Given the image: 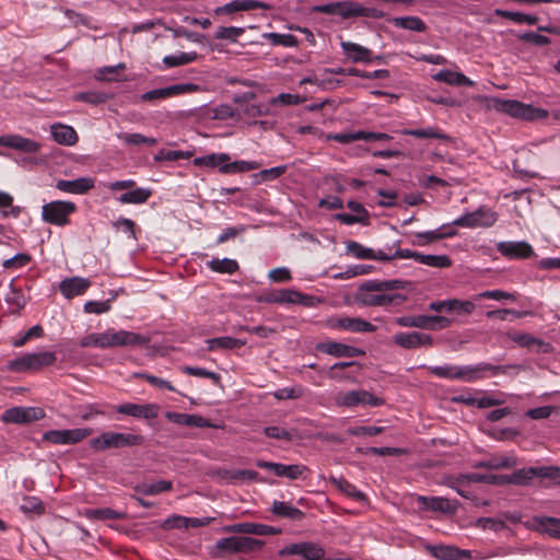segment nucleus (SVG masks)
<instances>
[{"instance_id":"nucleus-1","label":"nucleus","mask_w":560,"mask_h":560,"mask_svg":"<svg viewBox=\"0 0 560 560\" xmlns=\"http://www.w3.org/2000/svg\"><path fill=\"white\" fill-rule=\"evenodd\" d=\"M408 284V281L400 279L368 280L360 285L357 299L365 306H399L406 296L392 291L406 289Z\"/></svg>"},{"instance_id":"nucleus-2","label":"nucleus","mask_w":560,"mask_h":560,"mask_svg":"<svg viewBox=\"0 0 560 560\" xmlns=\"http://www.w3.org/2000/svg\"><path fill=\"white\" fill-rule=\"evenodd\" d=\"M493 107L500 113L524 120L546 119L549 116L546 109L515 100L495 98L493 101Z\"/></svg>"},{"instance_id":"nucleus-3","label":"nucleus","mask_w":560,"mask_h":560,"mask_svg":"<svg viewBox=\"0 0 560 560\" xmlns=\"http://www.w3.org/2000/svg\"><path fill=\"white\" fill-rule=\"evenodd\" d=\"M144 438L140 434L103 432L100 436L90 441V446L95 451H105L108 448H121L142 445Z\"/></svg>"},{"instance_id":"nucleus-4","label":"nucleus","mask_w":560,"mask_h":560,"mask_svg":"<svg viewBox=\"0 0 560 560\" xmlns=\"http://www.w3.org/2000/svg\"><path fill=\"white\" fill-rule=\"evenodd\" d=\"M56 360V354L49 351L25 353L16 359L10 360L7 364V370L15 373L33 372L52 365Z\"/></svg>"},{"instance_id":"nucleus-5","label":"nucleus","mask_w":560,"mask_h":560,"mask_svg":"<svg viewBox=\"0 0 560 560\" xmlns=\"http://www.w3.org/2000/svg\"><path fill=\"white\" fill-rule=\"evenodd\" d=\"M101 349L114 347H139L150 341V338L129 330L107 329L101 332Z\"/></svg>"},{"instance_id":"nucleus-6","label":"nucleus","mask_w":560,"mask_h":560,"mask_svg":"<svg viewBox=\"0 0 560 560\" xmlns=\"http://www.w3.org/2000/svg\"><path fill=\"white\" fill-rule=\"evenodd\" d=\"M506 366L480 362L474 365H457L456 381L475 383L498 374H504Z\"/></svg>"},{"instance_id":"nucleus-7","label":"nucleus","mask_w":560,"mask_h":560,"mask_svg":"<svg viewBox=\"0 0 560 560\" xmlns=\"http://www.w3.org/2000/svg\"><path fill=\"white\" fill-rule=\"evenodd\" d=\"M75 210L77 206L72 201H50L42 207V218L47 223L63 226L69 224V217Z\"/></svg>"},{"instance_id":"nucleus-8","label":"nucleus","mask_w":560,"mask_h":560,"mask_svg":"<svg viewBox=\"0 0 560 560\" xmlns=\"http://www.w3.org/2000/svg\"><path fill=\"white\" fill-rule=\"evenodd\" d=\"M262 541L247 536H230L215 542V548L228 553H249L262 547Z\"/></svg>"},{"instance_id":"nucleus-9","label":"nucleus","mask_w":560,"mask_h":560,"mask_svg":"<svg viewBox=\"0 0 560 560\" xmlns=\"http://www.w3.org/2000/svg\"><path fill=\"white\" fill-rule=\"evenodd\" d=\"M498 220V214L491 208L479 207L476 211L467 212L453 221V225L460 228H490Z\"/></svg>"},{"instance_id":"nucleus-10","label":"nucleus","mask_w":560,"mask_h":560,"mask_svg":"<svg viewBox=\"0 0 560 560\" xmlns=\"http://www.w3.org/2000/svg\"><path fill=\"white\" fill-rule=\"evenodd\" d=\"M201 89L195 83L174 84L166 88L155 89L141 94L140 100L143 102H154L165 100L183 94L199 92Z\"/></svg>"},{"instance_id":"nucleus-11","label":"nucleus","mask_w":560,"mask_h":560,"mask_svg":"<svg viewBox=\"0 0 560 560\" xmlns=\"http://www.w3.org/2000/svg\"><path fill=\"white\" fill-rule=\"evenodd\" d=\"M336 402L338 406L342 407H357V406H382L384 400L380 397L374 396L370 392L366 390H350L345 393H339L336 397Z\"/></svg>"},{"instance_id":"nucleus-12","label":"nucleus","mask_w":560,"mask_h":560,"mask_svg":"<svg viewBox=\"0 0 560 560\" xmlns=\"http://www.w3.org/2000/svg\"><path fill=\"white\" fill-rule=\"evenodd\" d=\"M45 417L42 408L37 407H12L7 409L1 420L5 423L27 424Z\"/></svg>"},{"instance_id":"nucleus-13","label":"nucleus","mask_w":560,"mask_h":560,"mask_svg":"<svg viewBox=\"0 0 560 560\" xmlns=\"http://www.w3.org/2000/svg\"><path fill=\"white\" fill-rule=\"evenodd\" d=\"M457 501H451L443 497L418 495L416 504L421 512L454 514L457 511Z\"/></svg>"},{"instance_id":"nucleus-14","label":"nucleus","mask_w":560,"mask_h":560,"mask_svg":"<svg viewBox=\"0 0 560 560\" xmlns=\"http://www.w3.org/2000/svg\"><path fill=\"white\" fill-rule=\"evenodd\" d=\"M91 433V429L50 430L44 433L43 440L54 444H75Z\"/></svg>"},{"instance_id":"nucleus-15","label":"nucleus","mask_w":560,"mask_h":560,"mask_svg":"<svg viewBox=\"0 0 560 560\" xmlns=\"http://www.w3.org/2000/svg\"><path fill=\"white\" fill-rule=\"evenodd\" d=\"M117 412L131 416L137 419H154L160 413V406L156 404H132L126 402L116 407Z\"/></svg>"},{"instance_id":"nucleus-16","label":"nucleus","mask_w":560,"mask_h":560,"mask_svg":"<svg viewBox=\"0 0 560 560\" xmlns=\"http://www.w3.org/2000/svg\"><path fill=\"white\" fill-rule=\"evenodd\" d=\"M0 145L23 153H37L42 147L37 141L15 133L0 136Z\"/></svg>"},{"instance_id":"nucleus-17","label":"nucleus","mask_w":560,"mask_h":560,"mask_svg":"<svg viewBox=\"0 0 560 560\" xmlns=\"http://www.w3.org/2000/svg\"><path fill=\"white\" fill-rule=\"evenodd\" d=\"M497 249L502 256L512 258V259H525V258H529L534 255V249H533L532 245L524 241L500 242L497 245Z\"/></svg>"},{"instance_id":"nucleus-18","label":"nucleus","mask_w":560,"mask_h":560,"mask_svg":"<svg viewBox=\"0 0 560 560\" xmlns=\"http://www.w3.org/2000/svg\"><path fill=\"white\" fill-rule=\"evenodd\" d=\"M340 46L348 61L353 63H369L373 61V51L360 44L341 42Z\"/></svg>"},{"instance_id":"nucleus-19","label":"nucleus","mask_w":560,"mask_h":560,"mask_svg":"<svg viewBox=\"0 0 560 560\" xmlns=\"http://www.w3.org/2000/svg\"><path fill=\"white\" fill-rule=\"evenodd\" d=\"M91 287V281L82 277L66 278L59 283L61 294L70 300L82 295Z\"/></svg>"},{"instance_id":"nucleus-20","label":"nucleus","mask_w":560,"mask_h":560,"mask_svg":"<svg viewBox=\"0 0 560 560\" xmlns=\"http://www.w3.org/2000/svg\"><path fill=\"white\" fill-rule=\"evenodd\" d=\"M394 341L406 349H413L420 346L431 347L433 345V339L430 335L418 331L398 332L394 336Z\"/></svg>"},{"instance_id":"nucleus-21","label":"nucleus","mask_w":560,"mask_h":560,"mask_svg":"<svg viewBox=\"0 0 560 560\" xmlns=\"http://www.w3.org/2000/svg\"><path fill=\"white\" fill-rule=\"evenodd\" d=\"M331 326L351 332H373L376 326L360 317H339L336 318Z\"/></svg>"},{"instance_id":"nucleus-22","label":"nucleus","mask_w":560,"mask_h":560,"mask_svg":"<svg viewBox=\"0 0 560 560\" xmlns=\"http://www.w3.org/2000/svg\"><path fill=\"white\" fill-rule=\"evenodd\" d=\"M317 348L319 351L337 358H354L364 354L361 349L336 341L322 342Z\"/></svg>"},{"instance_id":"nucleus-23","label":"nucleus","mask_w":560,"mask_h":560,"mask_svg":"<svg viewBox=\"0 0 560 560\" xmlns=\"http://www.w3.org/2000/svg\"><path fill=\"white\" fill-rule=\"evenodd\" d=\"M225 533H241V534H253L258 536L269 535L277 533V530L268 525L258 524V523H236L226 525L223 527Z\"/></svg>"},{"instance_id":"nucleus-24","label":"nucleus","mask_w":560,"mask_h":560,"mask_svg":"<svg viewBox=\"0 0 560 560\" xmlns=\"http://www.w3.org/2000/svg\"><path fill=\"white\" fill-rule=\"evenodd\" d=\"M165 417L180 425L186 427H195V428H213V424L210 423V421L199 415H188V413H180L175 411H167L165 413Z\"/></svg>"},{"instance_id":"nucleus-25","label":"nucleus","mask_w":560,"mask_h":560,"mask_svg":"<svg viewBox=\"0 0 560 560\" xmlns=\"http://www.w3.org/2000/svg\"><path fill=\"white\" fill-rule=\"evenodd\" d=\"M56 187L63 192L82 195L94 187V180L90 177H79L73 180L59 179Z\"/></svg>"},{"instance_id":"nucleus-26","label":"nucleus","mask_w":560,"mask_h":560,"mask_svg":"<svg viewBox=\"0 0 560 560\" xmlns=\"http://www.w3.org/2000/svg\"><path fill=\"white\" fill-rule=\"evenodd\" d=\"M532 527L550 537L560 539V518L551 516H534Z\"/></svg>"},{"instance_id":"nucleus-27","label":"nucleus","mask_w":560,"mask_h":560,"mask_svg":"<svg viewBox=\"0 0 560 560\" xmlns=\"http://www.w3.org/2000/svg\"><path fill=\"white\" fill-rule=\"evenodd\" d=\"M427 550L439 560H463L468 557V551L460 550L454 546H428Z\"/></svg>"},{"instance_id":"nucleus-28","label":"nucleus","mask_w":560,"mask_h":560,"mask_svg":"<svg viewBox=\"0 0 560 560\" xmlns=\"http://www.w3.org/2000/svg\"><path fill=\"white\" fill-rule=\"evenodd\" d=\"M52 139L62 145H73L78 142L77 131L67 125L54 124L50 128Z\"/></svg>"},{"instance_id":"nucleus-29","label":"nucleus","mask_w":560,"mask_h":560,"mask_svg":"<svg viewBox=\"0 0 560 560\" xmlns=\"http://www.w3.org/2000/svg\"><path fill=\"white\" fill-rule=\"evenodd\" d=\"M230 156L226 153H212L194 160L195 165L210 168L218 167L220 172L228 173Z\"/></svg>"},{"instance_id":"nucleus-30","label":"nucleus","mask_w":560,"mask_h":560,"mask_svg":"<svg viewBox=\"0 0 560 560\" xmlns=\"http://www.w3.org/2000/svg\"><path fill=\"white\" fill-rule=\"evenodd\" d=\"M330 483L346 495L354 499L358 502L366 503L368 497L360 491L354 485L345 479L343 477H330Z\"/></svg>"},{"instance_id":"nucleus-31","label":"nucleus","mask_w":560,"mask_h":560,"mask_svg":"<svg viewBox=\"0 0 560 560\" xmlns=\"http://www.w3.org/2000/svg\"><path fill=\"white\" fill-rule=\"evenodd\" d=\"M433 79L438 82H443L452 86H472L474 82L460 72H454L451 70H440L433 75Z\"/></svg>"},{"instance_id":"nucleus-32","label":"nucleus","mask_w":560,"mask_h":560,"mask_svg":"<svg viewBox=\"0 0 560 560\" xmlns=\"http://www.w3.org/2000/svg\"><path fill=\"white\" fill-rule=\"evenodd\" d=\"M151 195V189L138 187L121 194L116 199L122 205H142L149 200Z\"/></svg>"},{"instance_id":"nucleus-33","label":"nucleus","mask_w":560,"mask_h":560,"mask_svg":"<svg viewBox=\"0 0 560 560\" xmlns=\"http://www.w3.org/2000/svg\"><path fill=\"white\" fill-rule=\"evenodd\" d=\"M135 491L141 495H156L173 489V482L170 480H158L152 483H138L135 486Z\"/></svg>"},{"instance_id":"nucleus-34","label":"nucleus","mask_w":560,"mask_h":560,"mask_svg":"<svg viewBox=\"0 0 560 560\" xmlns=\"http://www.w3.org/2000/svg\"><path fill=\"white\" fill-rule=\"evenodd\" d=\"M350 1L330 2L325 4H318L314 7V11L317 13L328 15H339L343 19H349Z\"/></svg>"},{"instance_id":"nucleus-35","label":"nucleus","mask_w":560,"mask_h":560,"mask_svg":"<svg viewBox=\"0 0 560 560\" xmlns=\"http://www.w3.org/2000/svg\"><path fill=\"white\" fill-rule=\"evenodd\" d=\"M388 22L393 24L395 27L409 30L413 32H424L427 30V25L422 19L418 16H400V18H390Z\"/></svg>"},{"instance_id":"nucleus-36","label":"nucleus","mask_w":560,"mask_h":560,"mask_svg":"<svg viewBox=\"0 0 560 560\" xmlns=\"http://www.w3.org/2000/svg\"><path fill=\"white\" fill-rule=\"evenodd\" d=\"M5 303L9 305V311L12 314H19L26 304V299L21 289L13 287V282L10 283V290L4 298Z\"/></svg>"},{"instance_id":"nucleus-37","label":"nucleus","mask_w":560,"mask_h":560,"mask_svg":"<svg viewBox=\"0 0 560 560\" xmlns=\"http://www.w3.org/2000/svg\"><path fill=\"white\" fill-rule=\"evenodd\" d=\"M117 138L120 139L126 145L131 147H153L158 143L155 138L147 137L139 132H120L117 135Z\"/></svg>"},{"instance_id":"nucleus-38","label":"nucleus","mask_w":560,"mask_h":560,"mask_svg":"<svg viewBox=\"0 0 560 560\" xmlns=\"http://www.w3.org/2000/svg\"><path fill=\"white\" fill-rule=\"evenodd\" d=\"M306 515L301 510L290 505L289 503L282 502V532L287 530V521H292L299 526L304 527V520Z\"/></svg>"},{"instance_id":"nucleus-39","label":"nucleus","mask_w":560,"mask_h":560,"mask_svg":"<svg viewBox=\"0 0 560 560\" xmlns=\"http://www.w3.org/2000/svg\"><path fill=\"white\" fill-rule=\"evenodd\" d=\"M300 304L303 306L314 305V296L303 294L296 290L282 289V304Z\"/></svg>"},{"instance_id":"nucleus-40","label":"nucleus","mask_w":560,"mask_h":560,"mask_svg":"<svg viewBox=\"0 0 560 560\" xmlns=\"http://www.w3.org/2000/svg\"><path fill=\"white\" fill-rule=\"evenodd\" d=\"M515 465V460L506 456H493L489 459L480 460L474 465L475 468L485 469H502L512 468Z\"/></svg>"},{"instance_id":"nucleus-41","label":"nucleus","mask_w":560,"mask_h":560,"mask_svg":"<svg viewBox=\"0 0 560 560\" xmlns=\"http://www.w3.org/2000/svg\"><path fill=\"white\" fill-rule=\"evenodd\" d=\"M207 266L214 272L232 275L238 270V264L230 258H213L207 262Z\"/></svg>"},{"instance_id":"nucleus-42","label":"nucleus","mask_w":560,"mask_h":560,"mask_svg":"<svg viewBox=\"0 0 560 560\" xmlns=\"http://www.w3.org/2000/svg\"><path fill=\"white\" fill-rule=\"evenodd\" d=\"M206 342L208 345V350L210 351L215 349H235L244 345L242 340L229 336L208 339Z\"/></svg>"},{"instance_id":"nucleus-43","label":"nucleus","mask_w":560,"mask_h":560,"mask_svg":"<svg viewBox=\"0 0 560 560\" xmlns=\"http://www.w3.org/2000/svg\"><path fill=\"white\" fill-rule=\"evenodd\" d=\"M385 13L376 8L363 7L357 2L350 1L349 19L364 16L370 19H382Z\"/></svg>"},{"instance_id":"nucleus-44","label":"nucleus","mask_w":560,"mask_h":560,"mask_svg":"<svg viewBox=\"0 0 560 560\" xmlns=\"http://www.w3.org/2000/svg\"><path fill=\"white\" fill-rule=\"evenodd\" d=\"M495 15L511 20L517 24L535 25L538 22L537 16L522 13V12H513V11L498 9V10H495Z\"/></svg>"},{"instance_id":"nucleus-45","label":"nucleus","mask_w":560,"mask_h":560,"mask_svg":"<svg viewBox=\"0 0 560 560\" xmlns=\"http://www.w3.org/2000/svg\"><path fill=\"white\" fill-rule=\"evenodd\" d=\"M416 240L412 241L413 245L424 246L430 243L452 237V233H441V230L425 231L415 233Z\"/></svg>"},{"instance_id":"nucleus-46","label":"nucleus","mask_w":560,"mask_h":560,"mask_svg":"<svg viewBox=\"0 0 560 560\" xmlns=\"http://www.w3.org/2000/svg\"><path fill=\"white\" fill-rule=\"evenodd\" d=\"M504 478H505V476L471 472V474L460 475L458 477V481L467 480V482H485V483H491V485H504V483H506Z\"/></svg>"},{"instance_id":"nucleus-47","label":"nucleus","mask_w":560,"mask_h":560,"mask_svg":"<svg viewBox=\"0 0 560 560\" xmlns=\"http://www.w3.org/2000/svg\"><path fill=\"white\" fill-rule=\"evenodd\" d=\"M20 510L25 515H42L45 512V506L37 497H24L20 504Z\"/></svg>"},{"instance_id":"nucleus-48","label":"nucleus","mask_w":560,"mask_h":560,"mask_svg":"<svg viewBox=\"0 0 560 560\" xmlns=\"http://www.w3.org/2000/svg\"><path fill=\"white\" fill-rule=\"evenodd\" d=\"M419 264L433 267V268H448L453 261L447 255H425L420 253Z\"/></svg>"},{"instance_id":"nucleus-49","label":"nucleus","mask_w":560,"mask_h":560,"mask_svg":"<svg viewBox=\"0 0 560 560\" xmlns=\"http://www.w3.org/2000/svg\"><path fill=\"white\" fill-rule=\"evenodd\" d=\"M84 515L90 520H121L126 516L125 513L112 510L109 508L89 509L85 510Z\"/></svg>"},{"instance_id":"nucleus-50","label":"nucleus","mask_w":560,"mask_h":560,"mask_svg":"<svg viewBox=\"0 0 560 560\" xmlns=\"http://www.w3.org/2000/svg\"><path fill=\"white\" fill-rule=\"evenodd\" d=\"M198 55L196 51L191 52H179L177 55H170L163 58V63L167 68L179 67L188 65L197 59Z\"/></svg>"},{"instance_id":"nucleus-51","label":"nucleus","mask_w":560,"mask_h":560,"mask_svg":"<svg viewBox=\"0 0 560 560\" xmlns=\"http://www.w3.org/2000/svg\"><path fill=\"white\" fill-rule=\"evenodd\" d=\"M299 32L303 35V38H298L295 35L292 34H282V46L285 47H293L296 46L304 40L310 43V45H315V37L313 33L307 28H299Z\"/></svg>"},{"instance_id":"nucleus-52","label":"nucleus","mask_w":560,"mask_h":560,"mask_svg":"<svg viewBox=\"0 0 560 560\" xmlns=\"http://www.w3.org/2000/svg\"><path fill=\"white\" fill-rule=\"evenodd\" d=\"M310 469L302 464L284 465L282 464V478L290 480L306 479Z\"/></svg>"},{"instance_id":"nucleus-53","label":"nucleus","mask_w":560,"mask_h":560,"mask_svg":"<svg viewBox=\"0 0 560 560\" xmlns=\"http://www.w3.org/2000/svg\"><path fill=\"white\" fill-rule=\"evenodd\" d=\"M402 135L420 139H446L445 133L433 127L424 129H404Z\"/></svg>"},{"instance_id":"nucleus-54","label":"nucleus","mask_w":560,"mask_h":560,"mask_svg":"<svg viewBox=\"0 0 560 560\" xmlns=\"http://www.w3.org/2000/svg\"><path fill=\"white\" fill-rule=\"evenodd\" d=\"M347 253L358 259H371L374 258V250L368 248L355 241H348L346 243Z\"/></svg>"},{"instance_id":"nucleus-55","label":"nucleus","mask_w":560,"mask_h":560,"mask_svg":"<svg viewBox=\"0 0 560 560\" xmlns=\"http://www.w3.org/2000/svg\"><path fill=\"white\" fill-rule=\"evenodd\" d=\"M533 470L534 467L517 469L511 476H505L504 480L506 483L527 485L536 478L535 474L532 472Z\"/></svg>"},{"instance_id":"nucleus-56","label":"nucleus","mask_w":560,"mask_h":560,"mask_svg":"<svg viewBox=\"0 0 560 560\" xmlns=\"http://www.w3.org/2000/svg\"><path fill=\"white\" fill-rule=\"evenodd\" d=\"M536 478L549 479L556 485H560V467L558 466H537L532 471Z\"/></svg>"},{"instance_id":"nucleus-57","label":"nucleus","mask_w":560,"mask_h":560,"mask_svg":"<svg viewBox=\"0 0 560 560\" xmlns=\"http://www.w3.org/2000/svg\"><path fill=\"white\" fill-rule=\"evenodd\" d=\"M113 95L105 92H82L75 95L77 101H82L89 104L97 105L107 102Z\"/></svg>"},{"instance_id":"nucleus-58","label":"nucleus","mask_w":560,"mask_h":560,"mask_svg":"<svg viewBox=\"0 0 560 560\" xmlns=\"http://www.w3.org/2000/svg\"><path fill=\"white\" fill-rule=\"evenodd\" d=\"M428 370L432 375L436 377L446 378L448 381H456L457 365L445 364L439 366H429Z\"/></svg>"},{"instance_id":"nucleus-59","label":"nucleus","mask_w":560,"mask_h":560,"mask_svg":"<svg viewBox=\"0 0 560 560\" xmlns=\"http://www.w3.org/2000/svg\"><path fill=\"white\" fill-rule=\"evenodd\" d=\"M483 299H490V300H495V301H501V300L514 301L515 295L512 293L502 291V290H487V291L480 292L474 296L475 301H481Z\"/></svg>"},{"instance_id":"nucleus-60","label":"nucleus","mask_w":560,"mask_h":560,"mask_svg":"<svg viewBox=\"0 0 560 560\" xmlns=\"http://www.w3.org/2000/svg\"><path fill=\"white\" fill-rule=\"evenodd\" d=\"M425 329L440 330L452 325V319L441 315H425Z\"/></svg>"},{"instance_id":"nucleus-61","label":"nucleus","mask_w":560,"mask_h":560,"mask_svg":"<svg viewBox=\"0 0 560 560\" xmlns=\"http://www.w3.org/2000/svg\"><path fill=\"white\" fill-rule=\"evenodd\" d=\"M183 372L188 375L197 376V377H206L213 381L214 384H218L221 380V376L212 371H208L203 368L199 366H185L183 368Z\"/></svg>"},{"instance_id":"nucleus-62","label":"nucleus","mask_w":560,"mask_h":560,"mask_svg":"<svg viewBox=\"0 0 560 560\" xmlns=\"http://www.w3.org/2000/svg\"><path fill=\"white\" fill-rule=\"evenodd\" d=\"M124 69V63L100 68L95 73V79L98 81H115L117 80L115 77V74H117V71Z\"/></svg>"},{"instance_id":"nucleus-63","label":"nucleus","mask_w":560,"mask_h":560,"mask_svg":"<svg viewBox=\"0 0 560 560\" xmlns=\"http://www.w3.org/2000/svg\"><path fill=\"white\" fill-rule=\"evenodd\" d=\"M382 427L376 425H358L348 429V433L352 436H375L383 432Z\"/></svg>"},{"instance_id":"nucleus-64","label":"nucleus","mask_w":560,"mask_h":560,"mask_svg":"<svg viewBox=\"0 0 560 560\" xmlns=\"http://www.w3.org/2000/svg\"><path fill=\"white\" fill-rule=\"evenodd\" d=\"M112 300L106 301H88L84 303V312L89 314H103L112 308Z\"/></svg>"}]
</instances>
